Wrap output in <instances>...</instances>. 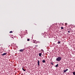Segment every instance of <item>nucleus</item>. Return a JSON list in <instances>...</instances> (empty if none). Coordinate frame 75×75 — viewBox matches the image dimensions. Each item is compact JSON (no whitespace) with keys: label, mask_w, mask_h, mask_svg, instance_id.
Returning <instances> with one entry per match:
<instances>
[{"label":"nucleus","mask_w":75,"mask_h":75,"mask_svg":"<svg viewBox=\"0 0 75 75\" xmlns=\"http://www.w3.org/2000/svg\"><path fill=\"white\" fill-rule=\"evenodd\" d=\"M62 59V57H58L56 59V61H60L61 59Z\"/></svg>","instance_id":"f257e3e1"},{"label":"nucleus","mask_w":75,"mask_h":75,"mask_svg":"<svg viewBox=\"0 0 75 75\" xmlns=\"http://www.w3.org/2000/svg\"><path fill=\"white\" fill-rule=\"evenodd\" d=\"M24 49H21L19 50V51L20 52H23V51H24Z\"/></svg>","instance_id":"f03ea898"},{"label":"nucleus","mask_w":75,"mask_h":75,"mask_svg":"<svg viewBox=\"0 0 75 75\" xmlns=\"http://www.w3.org/2000/svg\"><path fill=\"white\" fill-rule=\"evenodd\" d=\"M38 66H39L40 65V60H38Z\"/></svg>","instance_id":"7ed1b4c3"},{"label":"nucleus","mask_w":75,"mask_h":75,"mask_svg":"<svg viewBox=\"0 0 75 75\" xmlns=\"http://www.w3.org/2000/svg\"><path fill=\"white\" fill-rule=\"evenodd\" d=\"M68 69H66L65 70H64V71H63V72H64L65 73V72H66L67 71H68Z\"/></svg>","instance_id":"20e7f679"},{"label":"nucleus","mask_w":75,"mask_h":75,"mask_svg":"<svg viewBox=\"0 0 75 75\" xmlns=\"http://www.w3.org/2000/svg\"><path fill=\"white\" fill-rule=\"evenodd\" d=\"M7 54V53H4V54H2V56H4V55H6Z\"/></svg>","instance_id":"39448f33"},{"label":"nucleus","mask_w":75,"mask_h":75,"mask_svg":"<svg viewBox=\"0 0 75 75\" xmlns=\"http://www.w3.org/2000/svg\"><path fill=\"white\" fill-rule=\"evenodd\" d=\"M39 57H41L42 55V54L41 53H39Z\"/></svg>","instance_id":"423d86ee"},{"label":"nucleus","mask_w":75,"mask_h":75,"mask_svg":"<svg viewBox=\"0 0 75 75\" xmlns=\"http://www.w3.org/2000/svg\"><path fill=\"white\" fill-rule=\"evenodd\" d=\"M42 62H43V63H45V60H42Z\"/></svg>","instance_id":"0eeeda50"},{"label":"nucleus","mask_w":75,"mask_h":75,"mask_svg":"<svg viewBox=\"0 0 75 75\" xmlns=\"http://www.w3.org/2000/svg\"><path fill=\"white\" fill-rule=\"evenodd\" d=\"M58 64H57L55 66V67H58Z\"/></svg>","instance_id":"6e6552de"},{"label":"nucleus","mask_w":75,"mask_h":75,"mask_svg":"<svg viewBox=\"0 0 75 75\" xmlns=\"http://www.w3.org/2000/svg\"><path fill=\"white\" fill-rule=\"evenodd\" d=\"M73 75H75V71H74L73 72Z\"/></svg>","instance_id":"1a4fd4ad"},{"label":"nucleus","mask_w":75,"mask_h":75,"mask_svg":"<svg viewBox=\"0 0 75 75\" xmlns=\"http://www.w3.org/2000/svg\"><path fill=\"white\" fill-rule=\"evenodd\" d=\"M22 70H23V71H25V69H24L23 68H22Z\"/></svg>","instance_id":"9d476101"},{"label":"nucleus","mask_w":75,"mask_h":75,"mask_svg":"<svg viewBox=\"0 0 75 75\" xmlns=\"http://www.w3.org/2000/svg\"><path fill=\"white\" fill-rule=\"evenodd\" d=\"M61 29H62V30H63V29H64V27H61Z\"/></svg>","instance_id":"9b49d317"},{"label":"nucleus","mask_w":75,"mask_h":75,"mask_svg":"<svg viewBox=\"0 0 75 75\" xmlns=\"http://www.w3.org/2000/svg\"><path fill=\"white\" fill-rule=\"evenodd\" d=\"M58 44H60L61 43V42L60 41H58Z\"/></svg>","instance_id":"f8f14e48"},{"label":"nucleus","mask_w":75,"mask_h":75,"mask_svg":"<svg viewBox=\"0 0 75 75\" xmlns=\"http://www.w3.org/2000/svg\"><path fill=\"white\" fill-rule=\"evenodd\" d=\"M10 33H13V31H11L10 32Z\"/></svg>","instance_id":"ddd939ff"},{"label":"nucleus","mask_w":75,"mask_h":75,"mask_svg":"<svg viewBox=\"0 0 75 75\" xmlns=\"http://www.w3.org/2000/svg\"><path fill=\"white\" fill-rule=\"evenodd\" d=\"M27 41H30V39H28L27 40Z\"/></svg>","instance_id":"4468645a"},{"label":"nucleus","mask_w":75,"mask_h":75,"mask_svg":"<svg viewBox=\"0 0 75 75\" xmlns=\"http://www.w3.org/2000/svg\"><path fill=\"white\" fill-rule=\"evenodd\" d=\"M51 64H52V65H54V64H53L52 62H51Z\"/></svg>","instance_id":"2eb2a0df"},{"label":"nucleus","mask_w":75,"mask_h":75,"mask_svg":"<svg viewBox=\"0 0 75 75\" xmlns=\"http://www.w3.org/2000/svg\"><path fill=\"white\" fill-rule=\"evenodd\" d=\"M68 33H70V31H68Z\"/></svg>","instance_id":"dca6fc26"},{"label":"nucleus","mask_w":75,"mask_h":75,"mask_svg":"<svg viewBox=\"0 0 75 75\" xmlns=\"http://www.w3.org/2000/svg\"><path fill=\"white\" fill-rule=\"evenodd\" d=\"M35 47H38V45H35Z\"/></svg>","instance_id":"f3484780"},{"label":"nucleus","mask_w":75,"mask_h":75,"mask_svg":"<svg viewBox=\"0 0 75 75\" xmlns=\"http://www.w3.org/2000/svg\"><path fill=\"white\" fill-rule=\"evenodd\" d=\"M67 30H69V29H67Z\"/></svg>","instance_id":"a211bd4d"},{"label":"nucleus","mask_w":75,"mask_h":75,"mask_svg":"<svg viewBox=\"0 0 75 75\" xmlns=\"http://www.w3.org/2000/svg\"><path fill=\"white\" fill-rule=\"evenodd\" d=\"M21 38H23V37H22Z\"/></svg>","instance_id":"6ab92c4d"},{"label":"nucleus","mask_w":75,"mask_h":75,"mask_svg":"<svg viewBox=\"0 0 75 75\" xmlns=\"http://www.w3.org/2000/svg\"><path fill=\"white\" fill-rule=\"evenodd\" d=\"M13 40H14V38H13Z\"/></svg>","instance_id":"aec40b11"},{"label":"nucleus","mask_w":75,"mask_h":75,"mask_svg":"<svg viewBox=\"0 0 75 75\" xmlns=\"http://www.w3.org/2000/svg\"><path fill=\"white\" fill-rule=\"evenodd\" d=\"M74 27H75V26H74Z\"/></svg>","instance_id":"412c9836"},{"label":"nucleus","mask_w":75,"mask_h":75,"mask_svg":"<svg viewBox=\"0 0 75 75\" xmlns=\"http://www.w3.org/2000/svg\"><path fill=\"white\" fill-rule=\"evenodd\" d=\"M74 67H75V66Z\"/></svg>","instance_id":"4be33fe9"}]
</instances>
